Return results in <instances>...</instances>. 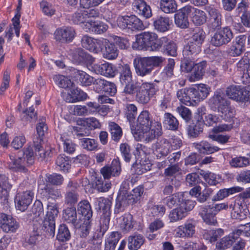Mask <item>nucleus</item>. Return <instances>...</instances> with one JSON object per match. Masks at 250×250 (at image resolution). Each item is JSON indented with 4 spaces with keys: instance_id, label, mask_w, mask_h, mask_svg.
Segmentation results:
<instances>
[{
    "instance_id": "obj_1",
    "label": "nucleus",
    "mask_w": 250,
    "mask_h": 250,
    "mask_svg": "<svg viewBox=\"0 0 250 250\" xmlns=\"http://www.w3.org/2000/svg\"><path fill=\"white\" fill-rule=\"evenodd\" d=\"M208 103L211 107L217 108L221 118L225 121L230 122L234 118L233 109L223 90L218 89L215 91L209 99Z\"/></svg>"
},
{
    "instance_id": "obj_2",
    "label": "nucleus",
    "mask_w": 250,
    "mask_h": 250,
    "mask_svg": "<svg viewBox=\"0 0 250 250\" xmlns=\"http://www.w3.org/2000/svg\"><path fill=\"white\" fill-rule=\"evenodd\" d=\"M164 40L158 39L155 33L144 32L136 36V41L132 46L134 49L139 50L157 51L160 49Z\"/></svg>"
},
{
    "instance_id": "obj_3",
    "label": "nucleus",
    "mask_w": 250,
    "mask_h": 250,
    "mask_svg": "<svg viewBox=\"0 0 250 250\" xmlns=\"http://www.w3.org/2000/svg\"><path fill=\"white\" fill-rule=\"evenodd\" d=\"M164 40L158 39L155 33L144 32L136 36V41L132 46L134 49L139 50L157 51L160 49Z\"/></svg>"
},
{
    "instance_id": "obj_4",
    "label": "nucleus",
    "mask_w": 250,
    "mask_h": 250,
    "mask_svg": "<svg viewBox=\"0 0 250 250\" xmlns=\"http://www.w3.org/2000/svg\"><path fill=\"white\" fill-rule=\"evenodd\" d=\"M152 118L148 110L142 111L139 115L137 124H131V132L137 140H139L140 136L138 135L139 131L148 129V127L152 126L153 124Z\"/></svg>"
},
{
    "instance_id": "obj_5",
    "label": "nucleus",
    "mask_w": 250,
    "mask_h": 250,
    "mask_svg": "<svg viewBox=\"0 0 250 250\" xmlns=\"http://www.w3.org/2000/svg\"><path fill=\"white\" fill-rule=\"evenodd\" d=\"M79 184L74 181L69 180L66 184V191L64 196V203L67 206L73 207L79 201Z\"/></svg>"
},
{
    "instance_id": "obj_6",
    "label": "nucleus",
    "mask_w": 250,
    "mask_h": 250,
    "mask_svg": "<svg viewBox=\"0 0 250 250\" xmlns=\"http://www.w3.org/2000/svg\"><path fill=\"white\" fill-rule=\"evenodd\" d=\"M117 24L120 28H127L132 31L141 30L144 27L142 21L135 15L120 17L117 20Z\"/></svg>"
},
{
    "instance_id": "obj_7",
    "label": "nucleus",
    "mask_w": 250,
    "mask_h": 250,
    "mask_svg": "<svg viewBox=\"0 0 250 250\" xmlns=\"http://www.w3.org/2000/svg\"><path fill=\"white\" fill-rule=\"evenodd\" d=\"M211 39V43L214 46H220L229 42L233 38L232 32L229 27L218 29Z\"/></svg>"
},
{
    "instance_id": "obj_8",
    "label": "nucleus",
    "mask_w": 250,
    "mask_h": 250,
    "mask_svg": "<svg viewBox=\"0 0 250 250\" xmlns=\"http://www.w3.org/2000/svg\"><path fill=\"white\" fill-rule=\"evenodd\" d=\"M34 193L30 190H27L16 194L15 198L16 208L21 211H24L31 203Z\"/></svg>"
},
{
    "instance_id": "obj_9",
    "label": "nucleus",
    "mask_w": 250,
    "mask_h": 250,
    "mask_svg": "<svg viewBox=\"0 0 250 250\" xmlns=\"http://www.w3.org/2000/svg\"><path fill=\"white\" fill-rule=\"evenodd\" d=\"M75 35V29L70 26H64L58 28L54 33L55 40L62 43L71 42Z\"/></svg>"
},
{
    "instance_id": "obj_10",
    "label": "nucleus",
    "mask_w": 250,
    "mask_h": 250,
    "mask_svg": "<svg viewBox=\"0 0 250 250\" xmlns=\"http://www.w3.org/2000/svg\"><path fill=\"white\" fill-rule=\"evenodd\" d=\"M162 134V125L160 123L154 122L152 126L148 127V129L139 131L138 135L145 138V141L149 142L154 140L156 137H159Z\"/></svg>"
},
{
    "instance_id": "obj_11",
    "label": "nucleus",
    "mask_w": 250,
    "mask_h": 250,
    "mask_svg": "<svg viewBox=\"0 0 250 250\" xmlns=\"http://www.w3.org/2000/svg\"><path fill=\"white\" fill-rule=\"evenodd\" d=\"M95 206L98 209L102 210L103 213L101 217L100 221L106 222L109 223L110 219V208L112 205L111 201L108 198L100 197L96 199L95 201Z\"/></svg>"
},
{
    "instance_id": "obj_12",
    "label": "nucleus",
    "mask_w": 250,
    "mask_h": 250,
    "mask_svg": "<svg viewBox=\"0 0 250 250\" xmlns=\"http://www.w3.org/2000/svg\"><path fill=\"white\" fill-rule=\"evenodd\" d=\"M133 64L138 75L144 76L150 73L152 70V66L148 57L135 59Z\"/></svg>"
},
{
    "instance_id": "obj_13",
    "label": "nucleus",
    "mask_w": 250,
    "mask_h": 250,
    "mask_svg": "<svg viewBox=\"0 0 250 250\" xmlns=\"http://www.w3.org/2000/svg\"><path fill=\"white\" fill-rule=\"evenodd\" d=\"M101 51L103 57L107 60L115 59L119 54V50L115 44L105 39H102Z\"/></svg>"
},
{
    "instance_id": "obj_14",
    "label": "nucleus",
    "mask_w": 250,
    "mask_h": 250,
    "mask_svg": "<svg viewBox=\"0 0 250 250\" xmlns=\"http://www.w3.org/2000/svg\"><path fill=\"white\" fill-rule=\"evenodd\" d=\"M0 226L5 232H13L18 229L19 223L15 219L4 213L0 214Z\"/></svg>"
},
{
    "instance_id": "obj_15",
    "label": "nucleus",
    "mask_w": 250,
    "mask_h": 250,
    "mask_svg": "<svg viewBox=\"0 0 250 250\" xmlns=\"http://www.w3.org/2000/svg\"><path fill=\"white\" fill-rule=\"evenodd\" d=\"M208 13L209 15L208 22V27L213 31L220 29L222 24V15L220 12L217 9L210 8H209Z\"/></svg>"
},
{
    "instance_id": "obj_16",
    "label": "nucleus",
    "mask_w": 250,
    "mask_h": 250,
    "mask_svg": "<svg viewBox=\"0 0 250 250\" xmlns=\"http://www.w3.org/2000/svg\"><path fill=\"white\" fill-rule=\"evenodd\" d=\"M101 39H95L85 35L81 40L82 45L83 48L94 53H99L101 50Z\"/></svg>"
},
{
    "instance_id": "obj_17",
    "label": "nucleus",
    "mask_w": 250,
    "mask_h": 250,
    "mask_svg": "<svg viewBox=\"0 0 250 250\" xmlns=\"http://www.w3.org/2000/svg\"><path fill=\"white\" fill-rule=\"evenodd\" d=\"M175 237L178 238H191L195 233V225L187 222L179 226L175 230Z\"/></svg>"
},
{
    "instance_id": "obj_18",
    "label": "nucleus",
    "mask_w": 250,
    "mask_h": 250,
    "mask_svg": "<svg viewBox=\"0 0 250 250\" xmlns=\"http://www.w3.org/2000/svg\"><path fill=\"white\" fill-rule=\"evenodd\" d=\"M229 207L232 208L231 215L234 219L242 220L246 219L249 214V209L245 204L235 202L233 205L231 204Z\"/></svg>"
},
{
    "instance_id": "obj_19",
    "label": "nucleus",
    "mask_w": 250,
    "mask_h": 250,
    "mask_svg": "<svg viewBox=\"0 0 250 250\" xmlns=\"http://www.w3.org/2000/svg\"><path fill=\"white\" fill-rule=\"evenodd\" d=\"M90 70L97 74L105 76L113 77L115 75V68L113 65L108 62L103 64H93L90 66Z\"/></svg>"
},
{
    "instance_id": "obj_20",
    "label": "nucleus",
    "mask_w": 250,
    "mask_h": 250,
    "mask_svg": "<svg viewBox=\"0 0 250 250\" xmlns=\"http://www.w3.org/2000/svg\"><path fill=\"white\" fill-rule=\"evenodd\" d=\"M211 193L212 190L210 188H205L202 190V188L199 185L195 186L189 191L190 195L195 197L197 200L202 203L208 199Z\"/></svg>"
},
{
    "instance_id": "obj_21",
    "label": "nucleus",
    "mask_w": 250,
    "mask_h": 250,
    "mask_svg": "<svg viewBox=\"0 0 250 250\" xmlns=\"http://www.w3.org/2000/svg\"><path fill=\"white\" fill-rule=\"evenodd\" d=\"M216 214L214 209L211 208L210 205H207L202 207L199 212V215L204 221L208 225H214L217 223Z\"/></svg>"
},
{
    "instance_id": "obj_22",
    "label": "nucleus",
    "mask_w": 250,
    "mask_h": 250,
    "mask_svg": "<svg viewBox=\"0 0 250 250\" xmlns=\"http://www.w3.org/2000/svg\"><path fill=\"white\" fill-rule=\"evenodd\" d=\"M177 96L181 103L187 105H196L191 87L178 90L177 92Z\"/></svg>"
},
{
    "instance_id": "obj_23",
    "label": "nucleus",
    "mask_w": 250,
    "mask_h": 250,
    "mask_svg": "<svg viewBox=\"0 0 250 250\" xmlns=\"http://www.w3.org/2000/svg\"><path fill=\"white\" fill-rule=\"evenodd\" d=\"M41 190V194L48 199L56 200L62 196L61 189L52 185H46Z\"/></svg>"
},
{
    "instance_id": "obj_24",
    "label": "nucleus",
    "mask_w": 250,
    "mask_h": 250,
    "mask_svg": "<svg viewBox=\"0 0 250 250\" xmlns=\"http://www.w3.org/2000/svg\"><path fill=\"white\" fill-rule=\"evenodd\" d=\"M133 9L146 18L152 16L150 7L144 0H135L132 2Z\"/></svg>"
},
{
    "instance_id": "obj_25",
    "label": "nucleus",
    "mask_w": 250,
    "mask_h": 250,
    "mask_svg": "<svg viewBox=\"0 0 250 250\" xmlns=\"http://www.w3.org/2000/svg\"><path fill=\"white\" fill-rule=\"evenodd\" d=\"M193 146L200 153L204 154H212L220 150L219 147L214 146L206 141L194 143L193 144Z\"/></svg>"
},
{
    "instance_id": "obj_26",
    "label": "nucleus",
    "mask_w": 250,
    "mask_h": 250,
    "mask_svg": "<svg viewBox=\"0 0 250 250\" xmlns=\"http://www.w3.org/2000/svg\"><path fill=\"white\" fill-rule=\"evenodd\" d=\"M42 235L47 238H52L55 233V222L52 219L45 218L43 221L41 229H39Z\"/></svg>"
},
{
    "instance_id": "obj_27",
    "label": "nucleus",
    "mask_w": 250,
    "mask_h": 250,
    "mask_svg": "<svg viewBox=\"0 0 250 250\" xmlns=\"http://www.w3.org/2000/svg\"><path fill=\"white\" fill-rule=\"evenodd\" d=\"M196 104L201 100L205 99L209 94V88L204 84H199L191 87Z\"/></svg>"
},
{
    "instance_id": "obj_28",
    "label": "nucleus",
    "mask_w": 250,
    "mask_h": 250,
    "mask_svg": "<svg viewBox=\"0 0 250 250\" xmlns=\"http://www.w3.org/2000/svg\"><path fill=\"white\" fill-rule=\"evenodd\" d=\"M237 69L250 78V52H247L237 63Z\"/></svg>"
},
{
    "instance_id": "obj_29",
    "label": "nucleus",
    "mask_w": 250,
    "mask_h": 250,
    "mask_svg": "<svg viewBox=\"0 0 250 250\" xmlns=\"http://www.w3.org/2000/svg\"><path fill=\"white\" fill-rule=\"evenodd\" d=\"M171 21L168 17L159 16L153 19L154 28L160 32L168 31L170 28Z\"/></svg>"
},
{
    "instance_id": "obj_30",
    "label": "nucleus",
    "mask_w": 250,
    "mask_h": 250,
    "mask_svg": "<svg viewBox=\"0 0 250 250\" xmlns=\"http://www.w3.org/2000/svg\"><path fill=\"white\" fill-rule=\"evenodd\" d=\"M171 147L170 143L166 139H164L155 144L154 152L158 157L166 156L170 152Z\"/></svg>"
},
{
    "instance_id": "obj_31",
    "label": "nucleus",
    "mask_w": 250,
    "mask_h": 250,
    "mask_svg": "<svg viewBox=\"0 0 250 250\" xmlns=\"http://www.w3.org/2000/svg\"><path fill=\"white\" fill-rule=\"evenodd\" d=\"M34 148L36 157L41 161L46 157H49L51 152L50 150H44L43 148V140L41 139H34Z\"/></svg>"
},
{
    "instance_id": "obj_32",
    "label": "nucleus",
    "mask_w": 250,
    "mask_h": 250,
    "mask_svg": "<svg viewBox=\"0 0 250 250\" xmlns=\"http://www.w3.org/2000/svg\"><path fill=\"white\" fill-rule=\"evenodd\" d=\"M25 158L18 157L15 159L13 155H9V160L7 164L9 169L14 171H24L25 168Z\"/></svg>"
},
{
    "instance_id": "obj_33",
    "label": "nucleus",
    "mask_w": 250,
    "mask_h": 250,
    "mask_svg": "<svg viewBox=\"0 0 250 250\" xmlns=\"http://www.w3.org/2000/svg\"><path fill=\"white\" fill-rule=\"evenodd\" d=\"M12 187L8 178L4 175L0 174V198L5 200L9 196V191Z\"/></svg>"
},
{
    "instance_id": "obj_34",
    "label": "nucleus",
    "mask_w": 250,
    "mask_h": 250,
    "mask_svg": "<svg viewBox=\"0 0 250 250\" xmlns=\"http://www.w3.org/2000/svg\"><path fill=\"white\" fill-rule=\"evenodd\" d=\"M204 125L202 122L197 121L188 125L187 132L188 137L192 138L198 137L203 132Z\"/></svg>"
},
{
    "instance_id": "obj_35",
    "label": "nucleus",
    "mask_w": 250,
    "mask_h": 250,
    "mask_svg": "<svg viewBox=\"0 0 250 250\" xmlns=\"http://www.w3.org/2000/svg\"><path fill=\"white\" fill-rule=\"evenodd\" d=\"M78 210L83 216L85 221H90L92 216V211L89 203L87 200H83L78 204Z\"/></svg>"
},
{
    "instance_id": "obj_36",
    "label": "nucleus",
    "mask_w": 250,
    "mask_h": 250,
    "mask_svg": "<svg viewBox=\"0 0 250 250\" xmlns=\"http://www.w3.org/2000/svg\"><path fill=\"white\" fill-rule=\"evenodd\" d=\"M69 54L71 57L72 61L78 64L84 62L88 57V55L81 48L70 49Z\"/></svg>"
},
{
    "instance_id": "obj_37",
    "label": "nucleus",
    "mask_w": 250,
    "mask_h": 250,
    "mask_svg": "<svg viewBox=\"0 0 250 250\" xmlns=\"http://www.w3.org/2000/svg\"><path fill=\"white\" fill-rule=\"evenodd\" d=\"M120 81L122 84L131 83L132 72L128 64H124L119 67Z\"/></svg>"
},
{
    "instance_id": "obj_38",
    "label": "nucleus",
    "mask_w": 250,
    "mask_h": 250,
    "mask_svg": "<svg viewBox=\"0 0 250 250\" xmlns=\"http://www.w3.org/2000/svg\"><path fill=\"white\" fill-rule=\"evenodd\" d=\"M145 238L140 234L135 233L128 237V248L130 250H137L144 243Z\"/></svg>"
},
{
    "instance_id": "obj_39",
    "label": "nucleus",
    "mask_w": 250,
    "mask_h": 250,
    "mask_svg": "<svg viewBox=\"0 0 250 250\" xmlns=\"http://www.w3.org/2000/svg\"><path fill=\"white\" fill-rule=\"evenodd\" d=\"M64 220L68 223H71L77 227L79 222L77 219V212L75 208L71 207L64 210L63 213Z\"/></svg>"
},
{
    "instance_id": "obj_40",
    "label": "nucleus",
    "mask_w": 250,
    "mask_h": 250,
    "mask_svg": "<svg viewBox=\"0 0 250 250\" xmlns=\"http://www.w3.org/2000/svg\"><path fill=\"white\" fill-rule=\"evenodd\" d=\"M87 24H86L89 29L92 32L96 34H101L104 33L108 29V26L101 21H88Z\"/></svg>"
},
{
    "instance_id": "obj_41",
    "label": "nucleus",
    "mask_w": 250,
    "mask_h": 250,
    "mask_svg": "<svg viewBox=\"0 0 250 250\" xmlns=\"http://www.w3.org/2000/svg\"><path fill=\"white\" fill-rule=\"evenodd\" d=\"M182 198L178 207L188 214V212L192 210L195 207L196 202L186 196L184 192H183Z\"/></svg>"
},
{
    "instance_id": "obj_42",
    "label": "nucleus",
    "mask_w": 250,
    "mask_h": 250,
    "mask_svg": "<svg viewBox=\"0 0 250 250\" xmlns=\"http://www.w3.org/2000/svg\"><path fill=\"white\" fill-rule=\"evenodd\" d=\"M206 62H202L195 64L193 69V72L189 78L190 82H195L202 78L205 73Z\"/></svg>"
},
{
    "instance_id": "obj_43",
    "label": "nucleus",
    "mask_w": 250,
    "mask_h": 250,
    "mask_svg": "<svg viewBox=\"0 0 250 250\" xmlns=\"http://www.w3.org/2000/svg\"><path fill=\"white\" fill-rule=\"evenodd\" d=\"M160 39H165L164 42L161 45L160 49L163 47L168 55L173 57L176 56L177 47L176 43L173 41H169L166 37L161 38Z\"/></svg>"
},
{
    "instance_id": "obj_44",
    "label": "nucleus",
    "mask_w": 250,
    "mask_h": 250,
    "mask_svg": "<svg viewBox=\"0 0 250 250\" xmlns=\"http://www.w3.org/2000/svg\"><path fill=\"white\" fill-rule=\"evenodd\" d=\"M236 240L232 234H229L223 237L217 242L216 247L218 250H224L230 248Z\"/></svg>"
},
{
    "instance_id": "obj_45",
    "label": "nucleus",
    "mask_w": 250,
    "mask_h": 250,
    "mask_svg": "<svg viewBox=\"0 0 250 250\" xmlns=\"http://www.w3.org/2000/svg\"><path fill=\"white\" fill-rule=\"evenodd\" d=\"M160 8L165 13H172L176 11L177 5L175 0H161Z\"/></svg>"
},
{
    "instance_id": "obj_46",
    "label": "nucleus",
    "mask_w": 250,
    "mask_h": 250,
    "mask_svg": "<svg viewBox=\"0 0 250 250\" xmlns=\"http://www.w3.org/2000/svg\"><path fill=\"white\" fill-rule=\"evenodd\" d=\"M120 238L121 236L119 232H112L105 242L104 250H115L116 245Z\"/></svg>"
},
{
    "instance_id": "obj_47",
    "label": "nucleus",
    "mask_w": 250,
    "mask_h": 250,
    "mask_svg": "<svg viewBox=\"0 0 250 250\" xmlns=\"http://www.w3.org/2000/svg\"><path fill=\"white\" fill-rule=\"evenodd\" d=\"M144 193V187L139 186L132 190L130 194L126 196L129 204H133L140 200L141 197Z\"/></svg>"
},
{
    "instance_id": "obj_48",
    "label": "nucleus",
    "mask_w": 250,
    "mask_h": 250,
    "mask_svg": "<svg viewBox=\"0 0 250 250\" xmlns=\"http://www.w3.org/2000/svg\"><path fill=\"white\" fill-rule=\"evenodd\" d=\"M182 194L183 192H177L168 196L165 199V203L169 208L179 207Z\"/></svg>"
},
{
    "instance_id": "obj_49",
    "label": "nucleus",
    "mask_w": 250,
    "mask_h": 250,
    "mask_svg": "<svg viewBox=\"0 0 250 250\" xmlns=\"http://www.w3.org/2000/svg\"><path fill=\"white\" fill-rule=\"evenodd\" d=\"M243 188L240 187H234L229 188L220 189L216 194V198L218 200H222L225 198L234 193L242 191Z\"/></svg>"
},
{
    "instance_id": "obj_50",
    "label": "nucleus",
    "mask_w": 250,
    "mask_h": 250,
    "mask_svg": "<svg viewBox=\"0 0 250 250\" xmlns=\"http://www.w3.org/2000/svg\"><path fill=\"white\" fill-rule=\"evenodd\" d=\"M109 128L112 140L119 141L123 135L121 127L115 122H110L109 123Z\"/></svg>"
},
{
    "instance_id": "obj_51",
    "label": "nucleus",
    "mask_w": 250,
    "mask_h": 250,
    "mask_svg": "<svg viewBox=\"0 0 250 250\" xmlns=\"http://www.w3.org/2000/svg\"><path fill=\"white\" fill-rule=\"evenodd\" d=\"M71 161L69 158L64 155H59L56 160V164L60 167V170L64 172H68L71 167Z\"/></svg>"
},
{
    "instance_id": "obj_52",
    "label": "nucleus",
    "mask_w": 250,
    "mask_h": 250,
    "mask_svg": "<svg viewBox=\"0 0 250 250\" xmlns=\"http://www.w3.org/2000/svg\"><path fill=\"white\" fill-rule=\"evenodd\" d=\"M135 222L133 216L129 213H125L122 216V222L120 224L121 228L126 231H129L133 229Z\"/></svg>"
},
{
    "instance_id": "obj_53",
    "label": "nucleus",
    "mask_w": 250,
    "mask_h": 250,
    "mask_svg": "<svg viewBox=\"0 0 250 250\" xmlns=\"http://www.w3.org/2000/svg\"><path fill=\"white\" fill-rule=\"evenodd\" d=\"M164 123L167 125V128L170 130H176L179 126L177 119L171 114L166 113L164 114Z\"/></svg>"
},
{
    "instance_id": "obj_54",
    "label": "nucleus",
    "mask_w": 250,
    "mask_h": 250,
    "mask_svg": "<svg viewBox=\"0 0 250 250\" xmlns=\"http://www.w3.org/2000/svg\"><path fill=\"white\" fill-rule=\"evenodd\" d=\"M129 204L126 195H118L116 200L114 213L118 214L123 211L125 207Z\"/></svg>"
},
{
    "instance_id": "obj_55",
    "label": "nucleus",
    "mask_w": 250,
    "mask_h": 250,
    "mask_svg": "<svg viewBox=\"0 0 250 250\" xmlns=\"http://www.w3.org/2000/svg\"><path fill=\"white\" fill-rule=\"evenodd\" d=\"M200 51L201 45L192 41H190L188 45L185 47L184 53L186 56L190 57V56L192 55H196Z\"/></svg>"
},
{
    "instance_id": "obj_56",
    "label": "nucleus",
    "mask_w": 250,
    "mask_h": 250,
    "mask_svg": "<svg viewBox=\"0 0 250 250\" xmlns=\"http://www.w3.org/2000/svg\"><path fill=\"white\" fill-rule=\"evenodd\" d=\"M187 215V213L177 207L170 212L168 217L171 222H175L183 219Z\"/></svg>"
},
{
    "instance_id": "obj_57",
    "label": "nucleus",
    "mask_w": 250,
    "mask_h": 250,
    "mask_svg": "<svg viewBox=\"0 0 250 250\" xmlns=\"http://www.w3.org/2000/svg\"><path fill=\"white\" fill-rule=\"evenodd\" d=\"M76 76L81 83L84 86H88L93 83L94 78L83 71L77 70Z\"/></svg>"
},
{
    "instance_id": "obj_58",
    "label": "nucleus",
    "mask_w": 250,
    "mask_h": 250,
    "mask_svg": "<svg viewBox=\"0 0 250 250\" xmlns=\"http://www.w3.org/2000/svg\"><path fill=\"white\" fill-rule=\"evenodd\" d=\"M53 79L56 84L61 88H67L71 87L73 83L71 80L63 75H57L54 76Z\"/></svg>"
},
{
    "instance_id": "obj_59",
    "label": "nucleus",
    "mask_w": 250,
    "mask_h": 250,
    "mask_svg": "<svg viewBox=\"0 0 250 250\" xmlns=\"http://www.w3.org/2000/svg\"><path fill=\"white\" fill-rule=\"evenodd\" d=\"M137 113V108L134 104H127L125 106V115L127 120L131 124L134 123Z\"/></svg>"
},
{
    "instance_id": "obj_60",
    "label": "nucleus",
    "mask_w": 250,
    "mask_h": 250,
    "mask_svg": "<svg viewBox=\"0 0 250 250\" xmlns=\"http://www.w3.org/2000/svg\"><path fill=\"white\" fill-rule=\"evenodd\" d=\"M70 237V232L67 227L64 224L60 225L57 236V239L59 241L65 242L69 240Z\"/></svg>"
},
{
    "instance_id": "obj_61",
    "label": "nucleus",
    "mask_w": 250,
    "mask_h": 250,
    "mask_svg": "<svg viewBox=\"0 0 250 250\" xmlns=\"http://www.w3.org/2000/svg\"><path fill=\"white\" fill-rule=\"evenodd\" d=\"M48 127L45 123V119L42 117L39 119V122L37 124L36 130L38 136L34 139H41L43 140L45 133L47 132Z\"/></svg>"
},
{
    "instance_id": "obj_62",
    "label": "nucleus",
    "mask_w": 250,
    "mask_h": 250,
    "mask_svg": "<svg viewBox=\"0 0 250 250\" xmlns=\"http://www.w3.org/2000/svg\"><path fill=\"white\" fill-rule=\"evenodd\" d=\"M109 223L100 221V226L94 232L91 238L102 240L103 236L108 229Z\"/></svg>"
},
{
    "instance_id": "obj_63",
    "label": "nucleus",
    "mask_w": 250,
    "mask_h": 250,
    "mask_svg": "<svg viewBox=\"0 0 250 250\" xmlns=\"http://www.w3.org/2000/svg\"><path fill=\"white\" fill-rule=\"evenodd\" d=\"M83 148L88 151L95 150L98 147V143L94 139L83 138L80 139Z\"/></svg>"
},
{
    "instance_id": "obj_64",
    "label": "nucleus",
    "mask_w": 250,
    "mask_h": 250,
    "mask_svg": "<svg viewBox=\"0 0 250 250\" xmlns=\"http://www.w3.org/2000/svg\"><path fill=\"white\" fill-rule=\"evenodd\" d=\"M250 162V159L240 156L232 158L229 162V164L233 167H243L248 166Z\"/></svg>"
}]
</instances>
